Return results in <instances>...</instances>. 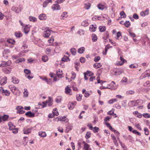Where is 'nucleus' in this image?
I'll return each mask as SVG.
<instances>
[{
    "instance_id": "obj_1",
    "label": "nucleus",
    "mask_w": 150,
    "mask_h": 150,
    "mask_svg": "<svg viewBox=\"0 0 150 150\" xmlns=\"http://www.w3.org/2000/svg\"><path fill=\"white\" fill-rule=\"evenodd\" d=\"M0 93L2 94L3 95L9 96L10 94V92L8 90L4 89L2 87H0Z\"/></svg>"
},
{
    "instance_id": "obj_2",
    "label": "nucleus",
    "mask_w": 150,
    "mask_h": 150,
    "mask_svg": "<svg viewBox=\"0 0 150 150\" xmlns=\"http://www.w3.org/2000/svg\"><path fill=\"white\" fill-rule=\"evenodd\" d=\"M146 77L150 78V69L145 71L144 73L141 75V78L142 79H143Z\"/></svg>"
},
{
    "instance_id": "obj_3",
    "label": "nucleus",
    "mask_w": 150,
    "mask_h": 150,
    "mask_svg": "<svg viewBox=\"0 0 150 150\" xmlns=\"http://www.w3.org/2000/svg\"><path fill=\"white\" fill-rule=\"evenodd\" d=\"M11 63L10 61L8 62L3 61L1 64H0V67H6L10 65Z\"/></svg>"
},
{
    "instance_id": "obj_4",
    "label": "nucleus",
    "mask_w": 150,
    "mask_h": 150,
    "mask_svg": "<svg viewBox=\"0 0 150 150\" xmlns=\"http://www.w3.org/2000/svg\"><path fill=\"white\" fill-rule=\"evenodd\" d=\"M11 10L17 14L19 13L21 11V9L20 8L14 6L12 7Z\"/></svg>"
},
{
    "instance_id": "obj_5",
    "label": "nucleus",
    "mask_w": 150,
    "mask_h": 150,
    "mask_svg": "<svg viewBox=\"0 0 150 150\" xmlns=\"http://www.w3.org/2000/svg\"><path fill=\"white\" fill-rule=\"evenodd\" d=\"M52 31L50 30H48L45 31L43 33V36L44 37L47 38L51 34Z\"/></svg>"
},
{
    "instance_id": "obj_6",
    "label": "nucleus",
    "mask_w": 150,
    "mask_h": 150,
    "mask_svg": "<svg viewBox=\"0 0 150 150\" xmlns=\"http://www.w3.org/2000/svg\"><path fill=\"white\" fill-rule=\"evenodd\" d=\"M97 6L99 9L101 10L104 9H107L108 8V6L105 4H103L101 3L98 4Z\"/></svg>"
},
{
    "instance_id": "obj_7",
    "label": "nucleus",
    "mask_w": 150,
    "mask_h": 150,
    "mask_svg": "<svg viewBox=\"0 0 150 150\" xmlns=\"http://www.w3.org/2000/svg\"><path fill=\"white\" fill-rule=\"evenodd\" d=\"M16 109L17 110V112L19 114H23L25 111L23 110V107L21 106H18L16 107Z\"/></svg>"
},
{
    "instance_id": "obj_8",
    "label": "nucleus",
    "mask_w": 150,
    "mask_h": 150,
    "mask_svg": "<svg viewBox=\"0 0 150 150\" xmlns=\"http://www.w3.org/2000/svg\"><path fill=\"white\" fill-rule=\"evenodd\" d=\"M9 88L10 89L11 92L15 95H16V93L15 92L16 91H19L18 89L15 86H9Z\"/></svg>"
},
{
    "instance_id": "obj_9",
    "label": "nucleus",
    "mask_w": 150,
    "mask_h": 150,
    "mask_svg": "<svg viewBox=\"0 0 150 150\" xmlns=\"http://www.w3.org/2000/svg\"><path fill=\"white\" fill-rule=\"evenodd\" d=\"M52 8L53 11L60 10L61 9L60 6L58 4L53 5Z\"/></svg>"
},
{
    "instance_id": "obj_10",
    "label": "nucleus",
    "mask_w": 150,
    "mask_h": 150,
    "mask_svg": "<svg viewBox=\"0 0 150 150\" xmlns=\"http://www.w3.org/2000/svg\"><path fill=\"white\" fill-rule=\"evenodd\" d=\"M149 14V9L146 8L145 11H142L140 13V15L142 16H145Z\"/></svg>"
},
{
    "instance_id": "obj_11",
    "label": "nucleus",
    "mask_w": 150,
    "mask_h": 150,
    "mask_svg": "<svg viewBox=\"0 0 150 150\" xmlns=\"http://www.w3.org/2000/svg\"><path fill=\"white\" fill-rule=\"evenodd\" d=\"M2 71L5 74H9L11 72V69L9 67H8L7 68L4 67L2 69Z\"/></svg>"
},
{
    "instance_id": "obj_12",
    "label": "nucleus",
    "mask_w": 150,
    "mask_h": 150,
    "mask_svg": "<svg viewBox=\"0 0 150 150\" xmlns=\"http://www.w3.org/2000/svg\"><path fill=\"white\" fill-rule=\"evenodd\" d=\"M7 78L4 77L2 78L0 81V84L1 86H3L6 84L7 83Z\"/></svg>"
},
{
    "instance_id": "obj_13",
    "label": "nucleus",
    "mask_w": 150,
    "mask_h": 150,
    "mask_svg": "<svg viewBox=\"0 0 150 150\" xmlns=\"http://www.w3.org/2000/svg\"><path fill=\"white\" fill-rule=\"evenodd\" d=\"M45 102L46 103V106L48 105L49 106H51L52 105L53 102L52 98L51 97H49L48 100Z\"/></svg>"
},
{
    "instance_id": "obj_14",
    "label": "nucleus",
    "mask_w": 150,
    "mask_h": 150,
    "mask_svg": "<svg viewBox=\"0 0 150 150\" xmlns=\"http://www.w3.org/2000/svg\"><path fill=\"white\" fill-rule=\"evenodd\" d=\"M76 105V102H75L74 103H70L68 105L69 108L70 110L73 109L75 105Z\"/></svg>"
},
{
    "instance_id": "obj_15",
    "label": "nucleus",
    "mask_w": 150,
    "mask_h": 150,
    "mask_svg": "<svg viewBox=\"0 0 150 150\" xmlns=\"http://www.w3.org/2000/svg\"><path fill=\"white\" fill-rule=\"evenodd\" d=\"M30 25H27L25 27L24 29V32L25 34H28L30 30Z\"/></svg>"
},
{
    "instance_id": "obj_16",
    "label": "nucleus",
    "mask_w": 150,
    "mask_h": 150,
    "mask_svg": "<svg viewBox=\"0 0 150 150\" xmlns=\"http://www.w3.org/2000/svg\"><path fill=\"white\" fill-rule=\"evenodd\" d=\"M97 26L95 24L92 25H90L89 30L92 32H95Z\"/></svg>"
},
{
    "instance_id": "obj_17",
    "label": "nucleus",
    "mask_w": 150,
    "mask_h": 150,
    "mask_svg": "<svg viewBox=\"0 0 150 150\" xmlns=\"http://www.w3.org/2000/svg\"><path fill=\"white\" fill-rule=\"evenodd\" d=\"M71 91V89L68 87V86H67L65 88V93L67 95H71L72 93Z\"/></svg>"
},
{
    "instance_id": "obj_18",
    "label": "nucleus",
    "mask_w": 150,
    "mask_h": 150,
    "mask_svg": "<svg viewBox=\"0 0 150 150\" xmlns=\"http://www.w3.org/2000/svg\"><path fill=\"white\" fill-rule=\"evenodd\" d=\"M123 72V70L122 69H118L116 70L114 74L115 75H120Z\"/></svg>"
},
{
    "instance_id": "obj_19",
    "label": "nucleus",
    "mask_w": 150,
    "mask_h": 150,
    "mask_svg": "<svg viewBox=\"0 0 150 150\" xmlns=\"http://www.w3.org/2000/svg\"><path fill=\"white\" fill-rule=\"evenodd\" d=\"M25 115L29 117H33L35 116V114L32 113L30 111H28L25 113Z\"/></svg>"
},
{
    "instance_id": "obj_20",
    "label": "nucleus",
    "mask_w": 150,
    "mask_h": 150,
    "mask_svg": "<svg viewBox=\"0 0 150 150\" xmlns=\"http://www.w3.org/2000/svg\"><path fill=\"white\" fill-rule=\"evenodd\" d=\"M46 16L45 14H42L39 16V18L42 20H44L46 19Z\"/></svg>"
},
{
    "instance_id": "obj_21",
    "label": "nucleus",
    "mask_w": 150,
    "mask_h": 150,
    "mask_svg": "<svg viewBox=\"0 0 150 150\" xmlns=\"http://www.w3.org/2000/svg\"><path fill=\"white\" fill-rule=\"evenodd\" d=\"M32 128H28L27 129L25 128L23 129V133L25 134H28L31 132Z\"/></svg>"
},
{
    "instance_id": "obj_22",
    "label": "nucleus",
    "mask_w": 150,
    "mask_h": 150,
    "mask_svg": "<svg viewBox=\"0 0 150 150\" xmlns=\"http://www.w3.org/2000/svg\"><path fill=\"white\" fill-rule=\"evenodd\" d=\"M82 93L84 94V96L87 98L89 97L90 95V94L85 89H83Z\"/></svg>"
},
{
    "instance_id": "obj_23",
    "label": "nucleus",
    "mask_w": 150,
    "mask_h": 150,
    "mask_svg": "<svg viewBox=\"0 0 150 150\" xmlns=\"http://www.w3.org/2000/svg\"><path fill=\"white\" fill-rule=\"evenodd\" d=\"M12 81L14 84H18L19 83V81L18 79L13 77L12 78Z\"/></svg>"
},
{
    "instance_id": "obj_24",
    "label": "nucleus",
    "mask_w": 150,
    "mask_h": 150,
    "mask_svg": "<svg viewBox=\"0 0 150 150\" xmlns=\"http://www.w3.org/2000/svg\"><path fill=\"white\" fill-rule=\"evenodd\" d=\"M24 91L23 92V97L26 98L28 97V92L27 89L26 88L24 89Z\"/></svg>"
},
{
    "instance_id": "obj_25",
    "label": "nucleus",
    "mask_w": 150,
    "mask_h": 150,
    "mask_svg": "<svg viewBox=\"0 0 150 150\" xmlns=\"http://www.w3.org/2000/svg\"><path fill=\"white\" fill-rule=\"evenodd\" d=\"M51 0H47L44 1L43 3V6L44 7H45L47 6V5L49 3H52Z\"/></svg>"
},
{
    "instance_id": "obj_26",
    "label": "nucleus",
    "mask_w": 150,
    "mask_h": 150,
    "mask_svg": "<svg viewBox=\"0 0 150 150\" xmlns=\"http://www.w3.org/2000/svg\"><path fill=\"white\" fill-rule=\"evenodd\" d=\"M52 49L51 48L47 47L45 50V52L48 55L50 54L51 52Z\"/></svg>"
},
{
    "instance_id": "obj_27",
    "label": "nucleus",
    "mask_w": 150,
    "mask_h": 150,
    "mask_svg": "<svg viewBox=\"0 0 150 150\" xmlns=\"http://www.w3.org/2000/svg\"><path fill=\"white\" fill-rule=\"evenodd\" d=\"M102 66L100 63H96L93 64V67L96 69H98L100 67Z\"/></svg>"
},
{
    "instance_id": "obj_28",
    "label": "nucleus",
    "mask_w": 150,
    "mask_h": 150,
    "mask_svg": "<svg viewBox=\"0 0 150 150\" xmlns=\"http://www.w3.org/2000/svg\"><path fill=\"white\" fill-rule=\"evenodd\" d=\"M9 127V129L10 130H14V128L15 127V126L13 125L11 123H9L8 124Z\"/></svg>"
},
{
    "instance_id": "obj_29",
    "label": "nucleus",
    "mask_w": 150,
    "mask_h": 150,
    "mask_svg": "<svg viewBox=\"0 0 150 150\" xmlns=\"http://www.w3.org/2000/svg\"><path fill=\"white\" fill-rule=\"evenodd\" d=\"M85 50V48L84 47H81L78 49V52L79 54L83 53Z\"/></svg>"
},
{
    "instance_id": "obj_30",
    "label": "nucleus",
    "mask_w": 150,
    "mask_h": 150,
    "mask_svg": "<svg viewBox=\"0 0 150 150\" xmlns=\"http://www.w3.org/2000/svg\"><path fill=\"white\" fill-rule=\"evenodd\" d=\"M84 31L82 29L79 30L77 32V33L80 35H83L84 34Z\"/></svg>"
},
{
    "instance_id": "obj_31",
    "label": "nucleus",
    "mask_w": 150,
    "mask_h": 150,
    "mask_svg": "<svg viewBox=\"0 0 150 150\" xmlns=\"http://www.w3.org/2000/svg\"><path fill=\"white\" fill-rule=\"evenodd\" d=\"M99 30L100 32H102L105 31L106 27L105 26H100L99 27Z\"/></svg>"
},
{
    "instance_id": "obj_32",
    "label": "nucleus",
    "mask_w": 150,
    "mask_h": 150,
    "mask_svg": "<svg viewBox=\"0 0 150 150\" xmlns=\"http://www.w3.org/2000/svg\"><path fill=\"white\" fill-rule=\"evenodd\" d=\"M8 118V116L6 115H5L2 117H1V121L2 120L5 121L7 120Z\"/></svg>"
},
{
    "instance_id": "obj_33",
    "label": "nucleus",
    "mask_w": 150,
    "mask_h": 150,
    "mask_svg": "<svg viewBox=\"0 0 150 150\" xmlns=\"http://www.w3.org/2000/svg\"><path fill=\"white\" fill-rule=\"evenodd\" d=\"M62 97L61 96H58L56 98L55 101L57 103H60L62 100Z\"/></svg>"
},
{
    "instance_id": "obj_34",
    "label": "nucleus",
    "mask_w": 150,
    "mask_h": 150,
    "mask_svg": "<svg viewBox=\"0 0 150 150\" xmlns=\"http://www.w3.org/2000/svg\"><path fill=\"white\" fill-rule=\"evenodd\" d=\"M38 134L39 135L42 137H44L46 136V134L45 132H40Z\"/></svg>"
},
{
    "instance_id": "obj_35",
    "label": "nucleus",
    "mask_w": 150,
    "mask_h": 150,
    "mask_svg": "<svg viewBox=\"0 0 150 150\" xmlns=\"http://www.w3.org/2000/svg\"><path fill=\"white\" fill-rule=\"evenodd\" d=\"M15 36L17 38H20L22 36V34L19 32H16L15 33Z\"/></svg>"
},
{
    "instance_id": "obj_36",
    "label": "nucleus",
    "mask_w": 150,
    "mask_h": 150,
    "mask_svg": "<svg viewBox=\"0 0 150 150\" xmlns=\"http://www.w3.org/2000/svg\"><path fill=\"white\" fill-rule=\"evenodd\" d=\"M110 85H111V87L113 90H115L116 88L115 87V83L114 81H112Z\"/></svg>"
},
{
    "instance_id": "obj_37",
    "label": "nucleus",
    "mask_w": 150,
    "mask_h": 150,
    "mask_svg": "<svg viewBox=\"0 0 150 150\" xmlns=\"http://www.w3.org/2000/svg\"><path fill=\"white\" fill-rule=\"evenodd\" d=\"M92 40L93 41L95 42L97 40V37L96 35L95 34H92Z\"/></svg>"
},
{
    "instance_id": "obj_38",
    "label": "nucleus",
    "mask_w": 150,
    "mask_h": 150,
    "mask_svg": "<svg viewBox=\"0 0 150 150\" xmlns=\"http://www.w3.org/2000/svg\"><path fill=\"white\" fill-rule=\"evenodd\" d=\"M29 20L30 21L35 22L37 21V19L33 17L30 16L29 18Z\"/></svg>"
},
{
    "instance_id": "obj_39",
    "label": "nucleus",
    "mask_w": 150,
    "mask_h": 150,
    "mask_svg": "<svg viewBox=\"0 0 150 150\" xmlns=\"http://www.w3.org/2000/svg\"><path fill=\"white\" fill-rule=\"evenodd\" d=\"M124 24L125 26L127 28L129 27L130 26V23L129 21H126Z\"/></svg>"
},
{
    "instance_id": "obj_40",
    "label": "nucleus",
    "mask_w": 150,
    "mask_h": 150,
    "mask_svg": "<svg viewBox=\"0 0 150 150\" xmlns=\"http://www.w3.org/2000/svg\"><path fill=\"white\" fill-rule=\"evenodd\" d=\"M42 60L44 62H46L48 61V58L46 55H44L42 57Z\"/></svg>"
},
{
    "instance_id": "obj_41",
    "label": "nucleus",
    "mask_w": 150,
    "mask_h": 150,
    "mask_svg": "<svg viewBox=\"0 0 150 150\" xmlns=\"http://www.w3.org/2000/svg\"><path fill=\"white\" fill-rule=\"evenodd\" d=\"M121 33L120 32H118L117 34L116 37L115 38L116 39L119 40L121 39L120 38H121Z\"/></svg>"
},
{
    "instance_id": "obj_42",
    "label": "nucleus",
    "mask_w": 150,
    "mask_h": 150,
    "mask_svg": "<svg viewBox=\"0 0 150 150\" xmlns=\"http://www.w3.org/2000/svg\"><path fill=\"white\" fill-rule=\"evenodd\" d=\"M70 52L73 55H75L76 53V50L75 48H72L70 50Z\"/></svg>"
},
{
    "instance_id": "obj_43",
    "label": "nucleus",
    "mask_w": 150,
    "mask_h": 150,
    "mask_svg": "<svg viewBox=\"0 0 150 150\" xmlns=\"http://www.w3.org/2000/svg\"><path fill=\"white\" fill-rule=\"evenodd\" d=\"M82 95L81 94H78L76 96V99L78 101H80L82 99Z\"/></svg>"
},
{
    "instance_id": "obj_44",
    "label": "nucleus",
    "mask_w": 150,
    "mask_h": 150,
    "mask_svg": "<svg viewBox=\"0 0 150 150\" xmlns=\"http://www.w3.org/2000/svg\"><path fill=\"white\" fill-rule=\"evenodd\" d=\"M42 104H39L38 105L39 107L40 108H43L45 106H46V103L45 102H43L42 103Z\"/></svg>"
},
{
    "instance_id": "obj_45",
    "label": "nucleus",
    "mask_w": 150,
    "mask_h": 150,
    "mask_svg": "<svg viewBox=\"0 0 150 150\" xmlns=\"http://www.w3.org/2000/svg\"><path fill=\"white\" fill-rule=\"evenodd\" d=\"M120 15L122 18H125L126 17V15L125 12L123 11H122L120 12Z\"/></svg>"
},
{
    "instance_id": "obj_46",
    "label": "nucleus",
    "mask_w": 150,
    "mask_h": 150,
    "mask_svg": "<svg viewBox=\"0 0 150 150\" xmlns=\"http://www.w3.org/2000/svg\"><path fill=\"white\" fill-rule=\"evenodd\" d=\"M69 58L67 56H64L62 58V61L63 62H66L69 61Z\"/></svg>"
},
{
    "instance_id": "obj_47",
    "label": "nucleus",
    "mask_w": 150,
    "mask_h": 150,
    "mask_svg": "<svg viewBox=\"0 0 150 150\" xmlns=\"http://www.w3.org/2000/svg\"><path fill=\"white\" fill-rule=\"evenodd\" d=\"M144 131L145 134L146 135H148L149 134V131L148 129V128L146 127H145L144 129Z\"/></svg>"
},
{
    "instance_id": "obj_48",
    "label": "nucleus",
    "mask_w": 150,
    "mask_h": 150,
    "mask_svg": "<svg viewBox=\"0 0 150 150\" xmlns=\"http://www.w3.org/2000/svg\"><path fill=\"white\" fill-rule=\"evenodd\" d=\"M143 85L146 87H149L150 86V82L149 81H147L144 83Z\"/></svg>"
},
{
    "instance_id": "obj_49",
    "label": "nucleus",
    "mask_w": 150,
    "mask_h": 150,
    "mask_svg": "<svg viewBox=\"0 0 150 150\" xmlns=\"http://www.w3.org/2000/svg\"><path fill=\"white\" fill-rule=\"evenodd\" d=\"M92 130L94 133H96L98 132L100 129L98 127H95L93 128Z\"/></svg>"
},
{
    "instance_id": "obj_50",
    "label": "nucleus",
    "mask_w": 150,
    "mask_h": 150,
    "mask_svg": "<svg viewBox=\"0 0 150 150\" xmlns=\"http://www.w3.org/2000/svg\"><path fill=\"white\" fill-rule=\"evenodd\" d=\"M129 67L131 68H136L138 67V65L136 64H131L129 66Z\"/></svg>"
},
{
    "instance_id": "obj_51",
    "label": "nucleus",
    "mask_w": 150,
    "mask_h": 150,
    "mask_svg": "<svg viewBox=\"0 0 150 150\" xmlns=\"http://www.w3.org/2000/svg\"><path fill=\"white\" fill-rule=\"evenodd\" d=\"M86 73L87 75L89 76H93L94 75L93 73L92 72L89 71H87Z\"/></svg>"
},
{
    "instance_id": "obj_52",
    "label": "nucleus",
    "mask_w": 150,
    "mask_h": 150,
    "mask_svg": "<svg viewBox=\"0 0 150 150\" xmlns=\"http://www.w3.org/2000/svg\"><path fill=\"white\" fill-rule=\"evenodd\" d=\"M91 134L90 132H87L86 136L85 138L86 139L89 138L91 136Z\"/></svg>"
},
{
    "instance_id": "obj_53",
    "label": "nucleus",
    "mask_w": 150,
    "mask_h": 150,
    "mask_svg": "<svg viewBox=\"0 0 150 150\" xmlns=\"http://www.w3.org/2000/svg\"><path fill=\"white\" fill-rule=\"evenodd\" d=\"M24 71L27 75L31 73L30 71L27 69H25Z\"/></svg>"
},
{
    "instance_id": "obj_54",
    "label": "nucleus",
    "mask_w": 150,
    "mask_h": 150,
    "mask_svg": "<svg viewBox=\"0 0 150 150\" xmlns=\"http://www.w3.org/2000/svg\"><path fill=\"white\" fill-rule=\"evenodd\" d=\"M134 93V91L132 90H129L127 91L126 92V94L127 95H132Z\"/></svg>"
},
{
    "instance_id": "obj_55",
    "label": "nucleus",
    "mask_w": 150,
    "mask_h": 150,
    "mask_svg": "<svg viewBox=\"0 0 150 150\" xmlns=\"http://www.w3.org/2000/svg\"><path fill=\"white\" fill-rule=\"evenodd\" d=\"M62 74V71H58L57 72V76L59 77H61V75Z\"/></svg>"
},
{
    "instance_id": "obj_56",
    "label": "nucleus",
    "mask_w": 150,
    "mask_h": 150,
    "mask_svg": "<svg viewBox=\"0 0 150 150\" xmlns=\"http://www.w3.org/2000/svg\"><path fill=\"white\" fill-rule=\"evenodd\" d=\"M100 18L101 17L100 16H95L92 18V19L93 21L99 20L100 19Z\"/></svg>"
},
{
    "instance_id": "obj_57",
    "label": "nucleus",
    "mask_w": 150,
    "mask_h": 150,
    "mask_svg": "<svg viewBox=\"0 0 150 150\" xmlns=\"http://www.w3.org/2000/svg\"><path fill=\"white\" fill-rule=\"evenodd\" d=\"M85 8L86 9L88 10L90 8L91 5L90 3H88L85 4Z\"/></svg>"
},
{
    "instance_id": "obj_58",
    "label": "nucleus",
    "mask_w": 150,
    "mask_h": 150,
    "mask_svg": "<svg viewBox=\"0 0 150 150\" xmlns=\"http://www.w3.org/2000/svg\"><path fill=\"white\" fill-rule=\"evenodd\" d=\"M67 13L66 12H64L61 15L62 17L66 18L67 17Z\"/></svg>"
},
{
    "instance_id": "obj_59",
    "label": "nucleus",
    "mask_w": 150,
    "mask_h": 150,
    "mask_svg": "<svg viewBox=\"0 0 150 150\" xmlns=\"http://www.w3.org/2000/svg\"><path fill=\"white\" fill-rule=\"evenodd\" d=\"M7 42L9 43L13 44L15 43V41L12 39H10L7 40Z\"/></svg>"
},
{
    "instance_id": "obj_60",
    "label": "nucleus",
    "mask_w": 150,
    "mask_h": 150,
    "mask_svg": "<svg viewBox=\"0 0 150 150\" xmlns=\"http://www.w3.org/2000/svg\"><path fill=\"white\" fill-rule=\"evenodd\" d=\"M28 76L26 75L25 76L29 79H32L33 77V76L30 73V74L28 75Z\"/></svg>"
},
{
    "instance_id": "obj_61",
    "label": "nucleus",
    "mask_w": 150,
    "mask_h": 150,
    "mask_svg": "<svg viewBox=\"0 0 150 150\" xmlns=\"http://www.w3.org/2000/svg\"><path fill=\"white\" fill-rule=\"evenodd\" d=\"M143 115L144 117L146 118H149L150 117V114L147 113H144Z\"/></svg>"
},
{
    "instance_id": "obj_62",
    "label": "nucleus",
    "mask_w": 150,
    "mask_h": 150,
    "mask_svg": "<svg viewBox=\"0 0 150 150\" xmlns=\"http://www.w3.org/2000/svg\"><path fill=\"white\" fill-rule=\"evenodd\" d=\"M132 132L134 134H137L139 136H141V134L137 130H134L132 131Z\"/></svg>"
},
{
    "instance_id": "obj_63",
    "label": "nucleus",
    "mask_w": 150,
    "mask_h": 150,
    "mask_svg": "<svg viewBox=\"0 0 150 150\" xmlns=\"http://www.w3.org/2000/svg\"><path fill=\"white\" fill-rule=\"evenodd\" d=\"M100 58L99 56L96 57L94 59V61L95 62H98L100 59Z\"/></svg>"
},
{
    "instance_id": "obj_64",
    "label": "nucleus",
    "mask_w": 150,
    "mask_h": 150,
    "mask_svg": "<svg viewBox=\"0 0 150 150\" xmlns=\"http://www.w3.org/2000/svg\"><path fill=\"white\" fill-rule=\"evenodd\" d=\"M81 25L85 27L88 25V23L86 21H83Z\"/></svg>"
}]
</instances>
